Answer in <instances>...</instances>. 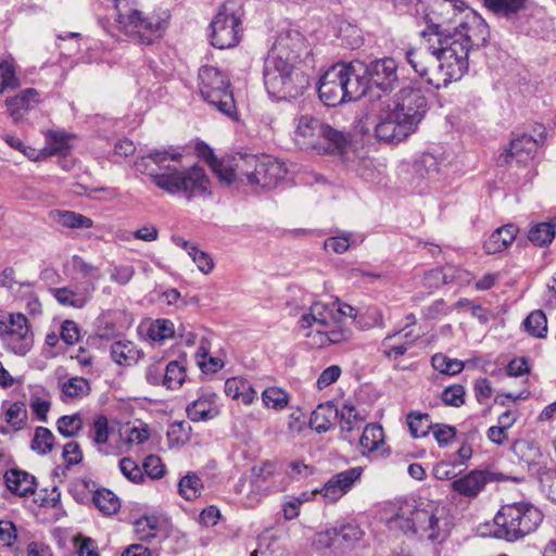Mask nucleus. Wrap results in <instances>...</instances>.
<instances>
[{
	"mask_svg": "<svg viewBox=\"0 0 556 556\" xmlns=\"http://www.w3.org/2000/svg\"><path fill=\"white\" fill-rule=\"evenodd\" d=\"M309 51L303 35L292 28L281 29L268 52L263 68L264 85L269 97L281 101L295 99L311 85L301 59Z\"/></svg>",
	"mask_w": 556,
	"mask_h": 556,
	"instance_id": "nucleus-1",
	"label": "nucleus"
},
{
	"mask_svg": "<svg viewBox=\"0 0 556 556\" xmlns=\"http://www.w3.org/2000/svg\"><path fill=\"white\" fill-rule=\"evenodd\" d=\"M182 154L177 148L152 149L139 157L136 169L151 177L161 190L172 194H181L190 201L208 192L210 179L205 170L198 165L180 168Z\"/></svg>",
	"mask_w": 556,
	"mask_h": 556,
	"instance_id": "nucleus-2",
	"label": "nucleus"
},
{
	"mask_svg": "<svg viewBox=\"0 0 556 556\" xmlns=\"http://www.w3.org/2000/svg\"><path fill=\"white\" fill-rule=\"evenodd\" d=\"M451 36L453 38L446 41L443 48L431 47L440 61L445 85L459 80L467 73L469 50L485 46L490 29L480 15L470 12L459 18V23L456 28H453Z\"/></svg>",
	"mask_w": 556,
	"mask_h": 556,
	"instance_id": "nucleus-3",
	"label": "nucleus"
},
{
	"mask_svg": "<svg viewBox=\"0 0 556 556\" xmlns=\"http://www.w3.org/2000/svg\"><path fill=\"white\" fill-rule=\"evenodd\" d=\"M388 527L406 535H418L431 542L442 543L450 535L452 515L446 505L437 502H403L396 513L389 518Z\"/></svg>",
	"mask_w": 556,
	"mask_h": 556,
	"instance_id": "nucleus-4",
	"label": "nucleus"
},
{
	"mask_svg": "<svg viewBox=\"0 0 556 556\" xmlns=\"http://www.w3.org/2000/svg\"><path fill=\"white\" fill-rule=\"evenodd\" d=\"M293 140L302 151L343 156L351 143V135L306 114L295 119Z\"/></svg>",
	"mask_w": 556,
	"mask_h": 556,
	"instance_id": "nucleus-5",
	"label": "nucleus"
},
{
	"mask_svg": "<svg viewBox=\"0 0 556 556\" xmlns=\"http://www.w3.org/2000/svg\"><path fill=\"white\" fill-rule=\"evenodd\" d=\"M464 5L460 0H418L416 3V13L422 15L427 24L421 36L426 38L432 53V46L443 48L453 38L451 35L463 17Z\"/></svg>",
	"mask_w": 556,
	"mask_h": 556,
	"instance_id": "nucleus-6",
	"label": "nucleus"
},
{
	"mask_svg": "<svg viewBox=\"0 0 556 556\" xmlns=\"http://www.w3.org/2000/svg\"><path fill=\"white\" fill-rule=\"evenodd\" d=\"M355 61L330 66L317 84L319 99L327 106L355 101L364 96Z\"/></svg>",
	"mask_w": 556,
	"mask_h": 556,
	"instance_id": "nucleus-7",
	"label": "nucleus"
},
{
	"mask_svg": "<svg viewBox=\"0 0 556 556\" xmlns=\"http://www.w3.org/2000/svg\"><path fill=\"white\" fill-rule=\"evenodd\" d=\"M542 520V511L530 503L506 504L494 517L493 535L507 542H515L534 532Z\"/></svg>",
	"mask_w": 556,
	"mask_h": 556,
	"instance_id": "nucleus-8",
	"label": "nucleus"
},
{
	"mask_svg": "<svg viewBox=\"0 0 556 556\" xmlns=\"http://www.w3.org/2000/svg\"><path fill=\"white\" fill-rule=\"evenodd\" d=\"M365 98L370 103L390 101L389 94L399 85L397 63L393 58L377 59L368 64L355 61Z\"/></svg>",
	"mask_w": 556,
	"mask_h": 556,
	"instance_id": "nucleus-9",
	"label": "nucleus"
},
{
	"mask_svg": "<svg viewBox=\"0 0 556 556\" xmlns=\"http://www.w3.org/2000/svg\"><path fill=\"white\" fill-rule=\"evenodd\" d=\"M198 78L203 99L226 116L235 117L236 104L228 76L215 66L203 65Z\"/></svg>",
	"mask_w": 556,
	"mask_h": 556,
	"instance_id": "nucleus-10",
	"label": "nucleus"
},
{
	"mask_svg": "<svg viewBox=\"0 0 556 556\" xmlns=\"http://www.w3.org/2000/svg\"><path fill=\"white\" fill-rule=\"evenodd\" d=\"M365 125L374 128L379 141L388 143L400 142L415 132L412 126L402 121L391 109L390 101L370 103Z\"/></svg>",
	"mask_w": 556,
	"mask_h": 556,
	"instance_id": "nucleus-11",
	"label": "nucleus"
},
{
	"mask_svg": "<svg viewBox=\"0 0 556 556\" xmlns=\"http://www.w3.org/2000/svg\"><path fill=\"white\" fill-rule=\"evenodd\" d=\"M391 109L416 131L428 111V100L420 87L410 83L396 92Z\"/></svg>",
	"mask_w": 556,
	"mask_h": 556,
	"instance_id": "nucleus-12",
	"label": "nucleus"
},
{
	"mask_svg": "<svg viewBox=\"0 0 556 556\" xmlns=\"http://www.w3.org/2000/svg\"><path fill=\"white\" fill-rule=\"evenodd\" d=\"M241 17L227 3L223 4L210 24L211 45L217 49L236 47L241 38Z\"/></svg>",
	"mask_w": 556,
	"mask_h": 556,
	"instance_id": "nucleus-13",
	"label": "nucleus"
},
{
	"mask_svg": "<svg viewBox=\"0 0 556 556\" xmlns=\"http://www.w3.org/2000/svg\"><path fill=\"white\" fill-rule=\"evenodd\" d=\"M245 164L244 177L248 184L265 189L275 188L287 174L285 165L270 156L248 155Z\"/></svg>",
	"mask_w": 556,
	"mask_h": 556,
	"instance_id": "nucleus-14",
	"label": "nucleus"
},
{
	"mask_svg": "<svg viewBox=\"0 0 556 556\" xmlns=\"http://www.w3.org/2000/svg\"><path fill=\"white\" fill-rule=\"evenodd\" d=\"M349 314L353 312V307L350 305L341 306L338 302H314L307 314L301 316L299 324L301 328H311L316 326L317 329H324L332 327V325L342 324V320Z\"/></svg>",
	"mask_w": 556,
	"mask_h": 556,
	"instance_id": "nucleus-15",
	"label": "nucleus"
},
{
	"mask_svg": "<svg viewBox=\"0 0 556 556\" xmlns=\"http://www.w3.org/2000/svg\"><path fill=\"white\" fill-rule=\"evenodd\" d=\"M128 31L141 45H151L160 39L167 26L166 20L159 15H144L139 10H131L127 15Z\"/></svg>",
	"mask_w": 556,
	"mask_h": 556,
	"instance_id": "nucleus-16",
	"label": "nucleus"
},
{
	"mask_svg": "<svg viewBox=\"0 0 556 556\" xmlns=\"http://www.w3.org/2000/svg\"><path fill=\"white\" fill-rule=\"evenodd\" d=\"M405 58L426 85L437 89L441 88V86H447L443 83L444 73L440 68L439 59L428 48L427 51L408 49Z\"/></svg>",
	"mask_w": 556,
	"mask_h": 556,
	"instance_id": "nucleus-17",
	"label": "nucleus"
},
{
	"mask_svg": "<svg viewBox=\"0 0 556 556\" xmlns=\"http://www.w3.org/2000/svg\"><path fill=\"white\" fill-rule=\"evenodd\" d=\"M0 334L10 338L14 353L25 355L33 345V336L27 318L22 313L9 314L0 320Z\"/></svg>",
	"mask_w": 556,
	"mask_h": 556,
	"instance_id": "nucleus-18",
	"label": "nucleus"
},
{
	"mask_svg": "<svg viewBox=\"0 0 556 556\" xmlns=\"http://www.w3.org/2000/svg\"><path fill=\"white\" fill-rule=\"evenodd\" d=\"M545 140V128L541 125L540 132L536 137L522 134L521 136L513 139L509 143V148L500 156L502 164H511L516 162L527 163L534 157L538 146L543 143Z\"/></svg>",
	"mask_w": 556,
	"mask_h": 556,
	"instance_id": "nucleus-19",
	"label": "nucleus"
},
{
	"mask_svg": "<svg viewBox=\"0 0 556 556\" xmlns=\"http://www.w3.org/2000/svg\"><path fill=\"white\" fill-rule=\"evenodd\" d=\"M362 473V467H352L338 472L333 475L317 492L320 493L329 503H336L361 480Z\"/></svg>",
	"mask_w": 556,
	"mask_h": 556,
	"instance_id": "nucleus-20",
	"label": "nucleus"
},
{
	"mask_svg": "<svg viewBox=\"0 0 556 556\" xmlns=\"http://www.w3.org/2000/svg\"><path fill=\"white\" fill-rule=\"evenodd\" d=\"M51 292L61 305L83 308L92 298L94 283L93 281H81L75 288H53Z\"/></svg>",
	"mask_w": 556,
	"mask_h": 556,
	"instance_id": "nucleus-21",
	"label": "nucleus"
},
{
	"mask_svg": "<svg viewBox=\"0 0 556 556\" xmlns=\"http://www.w3.org/2000/svg\"><path fill=\"white\" fill-rule=\"evenodd\" d=\"M248 155L226 156L218 159L210 168L216 177L226 185L237 180L242 181L245 172V159Z\"/></svg>",
	"mask_w": 556,
	"mask_h": 556,
	"instance_id": "nucleus-22",
	"label": "nucleus"
},
{
	"mask_svg": "<svg viewBox=\"0 0 556 556\" xmlns=\"http://www.w3.org/2000/svg\"><path fill=\"white\" fill-rule=\"evenodd\" d=\"M489 480V472L483 470H472L463 478L452 482L455 492L467 497H475L484 488Z\"/></svg>",
	"mask_w": 556,
	"mask_h": 556,
	"instance_id": "nucleus-23",
	"label": "nucleus"
},
{
	"mask_svg": "<svg viewBox=\"0 0 556 556\" xmlns=\"http://www.w3.org/2000/svg\"><path fill=\"white\" fill-rule=\"evenodd\" d=\"M518 228L514 224H507L495 229L488 240L484 242L483 248L488 254H496L506 250L516 239Z\"/></svg>",
	"mask_w": 556,
	"mask_h": 556,
	"instance_id": "nucleus-24",
	"label": "nucleus"
},
{
	"mask_svg": "<svg viewBox=\"0 0 556 556\" xmlns=\"http://www.w3.org/2000/svg\"><path fill=\"white\" fill-rule=\"evenodd\" d=\"M4 480L8 489L18 496H27L35 493L36 479L24 470L10 469L5 472Z\"/></svg>",
	"mask_w": 556,
	"mask_h": 556,
	"instance_id": "nucleus-25",
	"label": "nucleus"
},
{
	"mask_svg": "<svg viewBox=\"0 0 556 556\" xmlns=\"http://www.w3.org/2000/svg\"><path fill=\"white\" fill-rule=\"evenodd\" d=\"M339 418V409L332 402L319 404L312 413L309 426L318 433L327 432Z\"/></svg>",
	"mask_w": 556,
	"mask_h": 556,
	"instance_id": "nucleus-26",
	"label": "nucleus"
},
{
	"mask_svg": "<svg viewBox=\"0 0 556 556\" xmlns=\"http://www.w3.org/2000/svg\"><path fill=\"white\" fill-rule=\"evenodd\" d=\"M513 453L521 460L526 462L531 470L538 473V469L543 467L538 463L541 457L540 446L531 440L519 439L511 445Z\"/></svg>",
	"mask_w": 556,
	"mask_h": 556,
	"instance_id": "nucleus-27",
	"label": "nucleus"
},
{
	"mask_svg": "<svg viewBox=\"0 0 556 556\" xmlns=\"http://www.w3.org/2000/svg\"><path fill=\"white\" fill-rule=\"evenodd\" d=\"M38 92L34 88H27L21 93L8 98L5 105L8 106L10 116L15 121H20L23 116V112L30 108L31 103L38 102Z\"/></svg>",
	"mask_w": 556,
	"mask_h": 556,
	"instance_id": "nucleus-28",
	"label": "nucleus"
},
{
	"mask_svg": "<svg viewBox=\"0 0 556 556\" xmlns=\"http://www.w3.org/2000/svg\"><path fill=\"white\" fill-rule=\"evenodd\" d=\"M529 0H483L484 7L497 16L513 18L527 8Z\"/></svg>",
	"mask_w": 556,
	"mask_h": 556,
	"instance_id": "nucleus-29",
	"label": "nucleus"
},
{
	"mask_svg": "<svg viewBox=\"0 0 556 556\" xmlns=\"http://www.w3.org/2000/svg\"><path fill=\"white\" fill-rule=\"evenodd\" d=\"M112 359L118 365H131L141 357V352L130 341H116L111 345Z\"/></svg>",
	"mask_w": 556,
	"mask_h": 556,
	"instance_id": "nucleus-30",
	"label": "nucleus"
},
{
	"mask_svg": "<svg viewBox=\"0 0 556 556\" xmlns=\"http://www.w3.org/2000/svg\"><path fill=\"white\" fill-rule=\"evenodd\" d=\"M204 489L202 479L193 471L187 472L180 478L178 483V493L186 501L198 498Z\"/></svg>",
	"mask_w": 556,
	"mask_h": 556,
	"instance_id": "nucleus-31",
	"label": "nucleus"
},
{
	"mask_svg": "<svg viewBox=\"0 0 556 556\" xmlns=\"http://www.w3.org/2000/svg\"><path fill=\"white\" fill-rule=\"evenodd\" d=\"M406 421L409 432L414 438H424L433 428V422L427 413L410 412L406 416Z\"/></svg>",
	"mask_w": 556,
	"mask_h": 556,
	"instance_id": "nucleus-32",
	"label": "nucleus"
},
{
	"mask_svg": "<svg viewBox=\"0 0 556 556\" xmlns=\"http://www.w3.org/2000/svg\"><path fill=\"white\" fill-rule=\"evenodd\" d=\"M92 502L103 515L116 514L121 508L119 498L108 489L96 491Z\"/></svg>",
	"mask_w": 556,
	"mask_h": 556,
	"instance_id": "nucleus-33",
	"label": "nucleus"
},
{
	"mask_svg": "<svg viewBox=\"0 0 556 556\" xmlns=\"http://www.w3.org/2000/svg\"><path fill=\"white\" fill-rule=\"evenodd\" d=\"M384 442L383 429L378 424H369L365 427L359 445L364 452H374Z\"/></svg>",
	"mask_w": 556,
	"mask_h": 556,
	"instance_id": "nucleus-34",
	"label": "nucleus"
},
{
	"mask_svg": "<svg viewBox=\"0 0 556 556\" xmlns=\"http://www.w3.org/2000/svg\"><path fill=\"white\" fill-rule=\"evenodd\" d=\"M525 330L534 338H545L547 334V318L543 311L531 312L522 323Z\"/></svg>",
	"mask_w": 556,
	"mask_h": 556,
	"instance_id": "nucleus-35",
	"label": "nucleus"
},
{
	"mask_svg": "<svg viewBox=\"0 0 556 556\" xmlns=\"http://www.w3.org/2000/svg\"><path fill=\"white\" fill-rule=\"evenodd\" d=\"M56 222L66 228L85 229L93 226V220L80 213L73 211H58Z\"/></svg>",
	"mask_w": 556,
	"mask_h": 556,
	"instance_id": "nucleus-36",
	"label": "nucleus"
},
{
	"mask_svg": "<svg viewBox=\"0 0 556 556\" xmlns=\"http://www.w3.org/2000/svg\"><path fill=\"white\" fill-rule=\"evenodd\" d=\"M174 323L167 318H160L152 321L148 328V337L155 342H163L175 336Z\"/></svg>",
	"mask_w": 556,
	"mask_h": 556,
	"instance_id": "nucleus-37",
	"label": "nucleus"
},
{
	"mask_svg": "<svg viewBox=\"0 0 556 556\" xmlns=\"http://www.w3.org/2000/svg\"><path fill=\"white\" fill-rule=\"evenodd\" d=\"M186 379L185 367L177 361L169 362L164 369V377L162 384L169 390H175L181 387Z\"/></svg>",
	"mask_w": 556,
	"mask_h": 556,
	"instance_id": "nucleus-38",
	"label": "nucleus"
},
{
	"mask_svg": "<svg viewBox=\"0 0 556 556\" xmlns=\"http://www.w3.org/2000/svg\"><path fill=\"white\" fill-rule=\"evenodd\" d=\"M556 229L552 223H539L529 231V240L538 247L549 244L555 238Z\"/></svg>",
	"mask_w": 556,
	"mask_h": 556,
	"instance_id": "nucleus-39",
	"label": "nucleus"
},
{
	"mask_svg": "<svg viewBox=\"0 0 556 556\" xmlns=\"http://www.w3.org/2000/svg\"><path fill=\"white\" fill-rule=\"evenodd\" d=\"M431 365L441 374L450 376L459 374L465 367V363L463 361L448 358L442 353H437L432 356Z\"/></svg>",
	"mask_w": 556,
	"mask_h": 556,
	"instance_id": "nucleus-40",
	"label": "nucleus"
},
{
	"mask_svg": "<svg viewBox=\"0 0 556 556\" xmlns=\"http://www.w3.org/2000/svg\"><path fill=\"white\" fill-rule=\"evenodd\" d=\"M113 429L109 427V420L104 415H98L94 417L91 429L89 431V438L92 440V442L98 445L102 446L109 441V437ZM101 447H99V451Z\"/></svg>",
	"mask_w": 556,
	"mask_h": 556,
	"instance_id": "nucleus-41",
	"label": "nucleus"
},
{
	"mask_svg": "<svg viewBox=\"0 0 556 556\" xmlns=\"http://www.w3.org/2000/svg\"><path fill=\"white\" fill-rule=\"evenodd\" d=\"M54 447V435L46 427H37L31 441V450L40 455H46Z\"/></svg>",
	"mask_w": 556,
	"mask_h": 556,
	"instance_id": "nucleus-42",
	"label": "nucleus"
},
{
	"mask_svg": "<svg viewBox=\"0 0 556 556\" xmlns=\"http://www.w3.org/2000/svg\"><path fill=\"white\" fill-rule=\"evenodd\" d=\"M70 137L64 132H51L45 148L48 155L66 156L70 153Z\"/></svg>",
	"mask_w": 556,
	"mask_h": 556,
	"instance_id": "nucleus-43",
	"label": "nucleus"
},
{
	"mask_svg": "<svg viewBox=\"0 0 556 556\" xmlns=\"http://www.w3.org/2000/svg\"><path fill=\"white\" fill-rule=\"evenodd\" d=\"M317 333L320 334V344L331 343L337 344L348 341L351 337V330L342 327L341 324L332 325L324 329H316Z\"/></svg>",
	"mask_w": 556,
	"mask_h": 556,
	"instance_id": "nucleus-44",
	"label": "nucleus"
},
{
	"mask_svg": "<svg viewBox=\"0 0 556 556\" xmlns=\"http://www.w3.org/2000/svg\"><path fill=\"white\" fill-rule=\"evenodd\" d=\"M5 421L15 430L24 428L27 420V409L23 402H14L9 404L4 412Z\"/></svg>",
	"mask_w": 556,
	"mask_h": 556,
	"instance_id": "nucleus-45",
	"label": "nucleus"
},
{
	"mask_svg": "<svg viewBox=\"0 0 556 556\" xmlns=\"http://www.w3.org/2000/svg\"><path fill=\"white\" fill-rule=\"evenodd\" d=\"M56 428L64 438H74L83 428V419L79 414L64 415L56 420Z\"/></svg>",
	"mask_w": 556,
	"mask_h": 556,
	"instance_id": "nucleus-46",
	"label": "nucleus"
},
{
	"mask_svg": "<svg viewBox=\"0 0 556 556\" xmlns=\"http://www.w3.org/2000/svg\"><path fill=\"white\" fill-rule=\"evenodd\" d=\"M340 426L342 431L351 432L355 428H358L364 421V417L361 416L356 408L351 404H344L339 410Z\"/></svg>",
	"mask_w": 556,
	"mask_h": 556,
	"instance_id": "nucleus-47",
	"label": "nucleus"
},
{
	"mask_svg": "<svg viewBox=\"0 0 556 556\" xmlns=\"http://www.w3.org/2000/svg\"><path fill=\"white\" fill-rule=\"evenodd\" d=\"M72 265L74 270L81 275L85 279L84 281H93L94 289L97 288V282L101 278V274L98 267L93 266L91 263L86 262L81 256L74 255L72 257Z\"/></svg>",
	"mask_w": 556,
	"mask_h": 556,
	"instance_id": "nucleus-48",
	"label": "nucleus"
},
{
	"mask_svg": "<svg viewBox=\"0 0 556 556\" xmlns=\"http://www.w3.org/2000/svg\"><path fill=\"white\" fill-rule=\"evenodd\" d=\"M263 403L266 407L282 409L288 405L289 395L279 388H268L262 393Z\"/></svg>",
	"mask_w": 556,
	"mask_h": 556,
	"instance_id": "nucleus-49",
	"label": "nucleus"
},
{
	"mask_svg": "<svg viewBox=\"0 0 556 556\" xmlns=\"http://www.w3.org/2000/svg\"><path fill=\"white\" fill-rule=\"evenodd\" d=\"M62 392L65 396L74 399L89 394L90 386L87 379L74 377L62 384Z\"/></svg>",
	"mask_w": 556,
	"mask_h": 556,
	"instance_id": "nucleus-50",
	"label": "nucleus"
},
{
	"mask_svg": "<svg viewBox=\"0 0 556 556\" xmlns=\"http://www.w3.org/2000/svg\"><path fill=\"white\" fill-rule=\"evenodd\" d=\"M538 479L548 498L556 502V467H540L538 469Z\"/></svg>",
	"mask_w": 556,
	"mask_h": 556,
	"instance_id": "nucleus-51",
	"label": "nucleus"
},
{
	"mask_svg": "<svg viewBox=\"0 0 556 556\" xmlns=\"http://www.w3.org/2000/svg\"><path fill=\"white\" fill-rule=\"evenodd\" d=\"M188 417L192 421H203L211 419L215 416L214 409L204 400H197L187 407Z\"/></svg>",
	"mask_w": 556,
	"mask_h": 556,
	"instance_id": "nucleus-52",
	"label": "nucleus"
},
{
	"mask_svg": "<svg viewBox=\"0 0 556 556\" xmlns=\"http://www.w3.org/2000/svg\"><path fill=\"white\" fill-rule=\"evenodd\" d=\"M285 473L293 480L306 479L315 473V468L301 459L291 460L286 465Z\"/></svg>",
	"mask_w": 556,
	"mask_h": 556,
	"instance_id": "nucleus-53",
	"label": "nucleus"
},
{
	"mask_svg": "<svg viewBox=\"0 0 556 556\" xmlns=\"http://www.w3.org/2000/svg\"><path fill=\"white\" fill-rule=\"evenodd\" d=\"M466 391L460 384L446 387L441 393V400L446 406L460 407L465 403Z\"/></svg>",
	"mask_w": 556,
	"mask_h": 556,
	"instance_id": "nucleus-54",
	"label": "nucleus"
},
{
	"mask_svg": "<svg viewBox=\"0 0 556 556\" xmlns=\"http://www.w3.org/2000/svg\"><path fill=\"white\" fill-rule=\"evenodd\" d=\"M119 469L123 476L134 483H140L144 479L142 469L129 457L119 460Z\"/></svg>",
	"mask_w": 556,
	"mask_h": 556,
	"instance_id": "nucleus-55",
	"label": "nucleus"
},
{
	"mask_svg": "<svg viewBox=\"0 0 556 556\" xmlns=\"http://www.w3.org/2000/svg\"><path fill=\"white\" fill-rule=\"evenodd\" d=\"M439 446L443 447L456 438V428L446 424H433L431 430Z\"/></svg>",
	"mask_w": 556,
	"mask_h": 556,
	"instance_id": "nucleus-56",
	"label": "nucleus"
},
{
	"mask_svg": "<svg viewBox=\"0 0 556 556\" xmlns=\"http://www.w3.org/2000/svg\"><path fill=\"white\" fill-rule=\"evenodd\" d=\"M20 85L17 77L15 76L14 68L8 62L0 64V94L7 89L17 88Z\"/></svg>",
	"mask_w": 556,
	"mask_h": 556,
	"instance_id": "nucleus-57",
	"label": "nucleus"
},
{
	"mask_svg": "<svg viewBox=\"0 0 556 556\" xmlns=\"http://www.w3.org/2000/svg\"><path fill=\"white\" fill-rule=\"evenodd\" d=\"M351 237L352 235L349 232L336 235L325 241V249H331L337 254H342L352 245Z\"/></svg>",
	"mask_w": 556,
	"mask_h": 556,
	"instance_id": "nucleus-58",
	"label": "nucleus"
},
{
	"mask_svg": "<svg viewBox=\"0 0 556 556\" xmlns=\"http://www.w3.org/2000/svg\"><path fill=\"white\" fill-rule=\"evenodd\" d=\"M144 472L152 479H160L163 477L165 467L157 455H148L142 464Z\"/></svg>",
	"mask_w": 556,
	"mask_h": 556,
	"instance_id": "nucleus-59",
	"label": "nucleus"
},
{
	"mask_svg": "<svg viewBox=\"0 0 556 556\" xmlns=\"http://www.w3.org/2000/svg\"><path fill=\"white\" fill-rule=\"evenodd\" d=\"M189 255L197 264L199 270H201L203 274H208L212 271L214 263L207 253L199 250L198 248H190Z\"/></svg>",
	"mask_w": 556,
	"mask_h": 556,
	"instance_id": "nucleus-60",
	"label": "nucleus"
},
{
	"mask_svg": "<svg viewBox=\"0 0 556 556\" xmlns=\"http://www.w3.org/2000/svg\"><path fill=\"white\" fill-rule=\"evenodd\" d=\"M439 160L432 153H424L419 161L416 163L417 170L420 174L425 173L427 175L439 173Z\"/></svg>",
	"mask_w": 556,
	"mask_h": 556,
	"instance_id": "nucleus-61",
	"label": "nucleus"
},
{
	"mask_svg": "<svg viewBox=\"0 0 556 556\" xmlns=\"http://www.w3.org/2000/svg\"><path fill=\"white\" fill-rule=\"evenodd\" d=\"M62 457L67 466L77 465L83 460V453L77 442H68L63 447Z\"/></svg>",
	"mask_w": 556,
	"mask_h": 556,
	"instance_id": "nucleus-62",
	"label": "nucleus"
},
{
	"mask_svg": "<svg viewBox=\"0 0 556 556\" xmlns=\"http://www.w3.org/2000/svg\"><path fill=\"white\" fill-rule=\"evenodd\" d=\"M341 375V368L338 365H331L324 369L317 379V388L323 390L336 382Z\"/></svg>",
	"mask_w": 556,
	"mask_h": 556,
	"instance_id": "nucleus-63",
	"label": "nucleus"
},
{
	"mask_svg": "<svg viewBox=\"0 0 556 556\" xmlns=\"http://www.w3.org/2000/svg\"><path fill=\"white\" fill-rule=\"evenodd\" d=\"M61 339L68 345H73L79 339V330L73 320H64L61 325Z\"/></svg>",
	"mask_w": 556,
	"mask_h": 556,
	"instance_id": "nucleus-64",
	"label": "nucleus"
}]
</instances>
